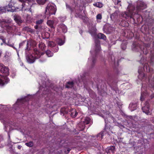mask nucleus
Wrapping results in <instances>:
<instances>
[{"instance_id": "obj_1", "label": "nucleus", "mask_w": 154, "mask_h": 154, "mask_svg": "<svg viewBox=\"0 0 154 154\" xmlns=\"http://www.w3.org/2000/svg\"><path fill=\"white\" fill-rule=\"evenodd\" d=\"M43 54V51L40 52L37 49H35L32 54L27 57V61L30 63H33L35 61V59L39 58Z\"/></svg>"}, {"instance_id": "obj_2", "label": "nucleus", "mask_w": 154, "mask_h": 154, "mask_svg": "<svg viewBox=\"0 0 154 154\" xmlns=\"http://www.w3.org/2000/svg\"><path fill=\"white\" fill-rule=\"evenodd\" d=\"M20 2H23L22 4V11H26L29 9L30 11H31L30 10L31 6L33 4L34 1L33 0H19Z\"/></svg>"}, {"instance_id": "obj_3", "label": "nucleus", "mask_w": 154, "mask_h": 154, "mask_svg": "<svg viewBox=\"0 0 154 154\" xmlns=\"http://www.w3.org/2000/svg\"><path fill=\"white\" fill-rule=\"evenodd\" d=\"M56 7L55 5L53 3L48 4L46 9V12L49 14V16L55 14L56 11Z\"/></svg>"}, {"instance_id": "obj_4", "label": "nucleus", "mask_w": 154, "mask_h": 154, "mask_svg": "<svg viewBox=\"0 0 154 154\" xmlns=\"http://www.w3.org/2000/svg\"><path fill=\"white\" fill-rule=\"evenodd\" d=\"M96 28H93L92 30H89V32L93 36L95 37L96 36H97V37L100 39H103L104 40H106V37L103 34L100 33L98 34L97 35H96Z\"/></svg>"}, {"instance_id": "obj_5", "label": "nucleus", "mask_w": 154, "mask_h": 154, "mask_svg": "<svg viewBox=\"0 0 154 154\" xmlns=\"http://www.w3.org/2000/svg\"><path fill=\"white\" fill-rule=\"evenodd\" d=\"M130 6H129L128 8V9H129V13H126L124 12L122 14V16L124 17L126 19L128 18L129 17H130L131 18H132L133 16L134 15V11H135V9H134L133 11L130 10H129V8Z\"/></svg>"}, {"instance_id": "obj_6", "label": "nucleus", "mask_w": 154, "mask_h": 154, "mask_svg": "<svg viewBox=\"0 0 154 154\" xmlns=\"http://www.w3.org/2000/svg\"><path fill=\"white\" fill-rule=\"evenodd\" d=\"M137 11L138 12L141 10H143L146 7V5L141 1H139L137 3Z\"/></svg>"}, {"instance_id": "obj_7", "label": "nucleus", "mask_w": 154, "mask_h": 154, "mask_svg": "<svg viewBox=\"0 0 154 154\" xmlns=\"http://www.w3.org/2000/svg\"><path fill=\"white\" fill-rule=\"evenodd\" d=\"M9 81L6 76L2 75L0 77V86H3L7 83Z\"/></svg>"}, {"instance_id": "obj_8", "label": "nucleus", "mask_w": 154, "mask_h": 154, "mask_svg": "<svg viewBox=\"0 0 154 154\" xmlns=\"http://www.w3.org/2000/svg\"><path fill=\"white\" fill-rule=\"evenodd\" d=\"M0 71L3 73H8L9 71L8 68L1 63H0Z\"/></svg>"}, {"instance_id": "obj_9", "label": "nucleus", "mask_w": 154, "mask_h": 154, "mask_svg": "<svg viewBox=\"0 0 154 154\" xmlns=\"http://www.w3.org/2000/svg\"><path fill=\"white\" fill-rule=\"evenodd\" d=\"M149 106L148 102H146V105L142 108L143 112L147 114H149L150 113Z\"/></svg>"}, {"instance_id": "obj_10", "label": "nucleus", "mask_w": 154, "mask_h": 154, "mask_svg": "<svg viewBox=\"0 0 154 154\" xmlns=\"http://www.w3.org/2000/svg\"><path fill=\"white\" fill-rule=\"evenodd\" d=\"M14 20L18 24L22 22V20H21L20 17L19 16H14Z\"/></svg>"}, {"instance_id": "obj_11", "label": "nucleus", "mask_w": 154, "mask_h": 154, "mask_svg": "<svg viewBox=\"0 0 154 154\" xmlns=\"http://www.w3.org/2000/svg\"><path fill=\"white\" fill-rule=\"evenodd\" d=\"M59 27L61 29L62 31L64 33H66L67 31V28L66 26L63 24H60L59 26Z\"/></svg>"}, {"instance_id": "obj_12", "label": "nucleus", "mask_w": 154, "mask_h": 154, "mask_svg": "<svg viewBox=\"0 0 154 154\" xmlns=\"http://www.w3.org/2000/svg\"><path fill=\"white\" fill-rule=\"evenodd\" d=\"M149 94L146 91H145V92H142L141 93V95L140 98V100L141 101L143 100L145 97H146Z\"/></svg>"}, {"instance_id": "obj_13", "label": "nucleus", "mask_w": 154, "mask_h": 154, "mask_svg": "<svg viewBox=\"0 0 154 154\" xmlns=\"http://www.w3.org/2000/svg\"><path fill=\"white\" fill-rule=\"evenodd\" d=\"M119 13V12L118 11H116L114 13L112 14L110 16V18L112 20H113L114 18H116Z\"/></svg>"}, {"instance_id": "obj_14", "label": "nucleus", "mask_w": 154, "mask_h": 154, "mask_svg": "<svg viewBox=\"0 0 154 154\" xmlns=\"http://www.w3.org/2000/svg\"><path fill=\"white\" fill-rule=\"evenodd\" d=\"M47 24L50 27L53 28H54L55 27L54 26V22L51 20H48L47 23Z\"/></svg>"}, {"instance_id": "obj_15", "label": "nucleus", "mask_w": 154, "mask_h": 154, "mask_svg": "<svg viewBox=\"0 0 154 154\" xmlns=\"http://www.w3.org/2000/svg\"><path fill=\"white\" fill-rule=\"evenodd\" d=\"M77 113L75 109H72L71 112V115L72 117L76 116Z\"/></svg>"}, {"instance_id": "obj_16", "label": "nucleus", "mask_w": 154, "mask_h": 154, "mask_svg": "<svg viewBox=\"0 0 154 154\" xmlns=\"http://www.w3.org/2000/svg\"><path fill=\"white\" fill-rule=\"evenodd\" d=\"M137 105L135 104L131 103L129 106V108L131 109V111L134 110L136 109Z\"/></svg>"}, {"instance_id": "obj_17", "label": "nucleus", "mask_w": 154, "mask_h": 154, "mask_svg": "<svg viewBox=\"0 0 154 154\" xmlns=\"http://www.w3.org/2000/svg\"><path fill=\"white\" fill-rule=\"evenodd\" d=\"M25 20L26 22L29 23L31 22L32 20V18L30 16L27 14Z\"/></svg>"}, {"instance_id": "obj_18", "label": "nucleus", "mask_w": 154, "mask_h": 154, "mask_svg": "<svg viewBox=\"0 0 154 154\" xmlns=\"http://www.w3.org/2000/svg\"><path fill=\"white\" fill-rule=\"evenodd\" d=\"M8 6L9 8L10 9L8 10V11L11 12H14L16 10V9L15 8V7L11 6V5L10 4H9Z\"/></svg>"}, {"instance_id": "obj_19", "label": "nucleus", "mask_w": 154, "mask_h": 154, "mask_svg": "<svg viewBox=\"0 0 154 154\" xmlns=\"http://www.w3.org/2000/svg\"><path fill=\"white\" fill-rule=\"evenodd\" d=\"M57 42L58 44L60 45H62L64 43V41L62 40L60 38L57 39Z\"/></svg>"}, {"instance_id": "obj_20", "label": "nucleus", "mask_w": 154, "mask_h": 154, "mask_svg": "<svg viewBox=\"0 0 154 154\" xmlns=\"http://www.w3.org/2000/svg\"><path fill=\"white\" fill-rule=\"evenodd\" d=\"M115 150V147L113 146H111L109 148L108 151L109 153H113Z\"/></svg>"}, {"instance_id": "obj_21", "label": "nucleus", "mask_w": 154, "mask_h": 154, "mask_svg": "<svg viewBox=\"0 0 154 154\" xmlns=\"http://www.w3.org/2000/svg\"><path fill=\"white\" fill-rule=\"evenodd\" d=\"M94 5L99 8H101L103 6V4L101 3L100 2H96L94 4Z\"/></svg>"}, {"instance_id": "obj_22", "label": "nucleus", "mask_w": 154, "mask_h": 154, "mask_svg": "<svg viewBox=\"0 0 154 154\" xmlns=\"http://www.w3.org/2000/svg\"><path fill=\"white\" fill-rule=\"evenodd\" d=\"M138 72L139 73V75L138 76V78H139L141 79V78L143 79L144 77H145V75L143 73H141L139 69L138 70Z\"/></svg>"}, {"instance_id": "obj_23", "label": "nucleus", "mask_w": 154, "mask_h": 154, "mask_svg": "<svg viewBox=\"0 0 154 154\" xmlns=\"http://www.w3.org/2000/svg\"><path fill=\"white\" fill-rule=\"evenodd\" d=\"M5 29L9 31V30L10 31L12 29V27L8 25V24L6 23L5 24V26L4 27Z\"/></svg>"}, {"instance_id": "obj_24", "label": "nucleus", "mask_w": 154, "mask_h": 154, "mask_svg": "<svg viewBox=\"0 0 154 154\" xmlns=\"http://www.w3.org/2000/svg\"><path fill=\"white\" fill-rule=\"evenodd\" d=\"M73 83L72 82H69L66 85V88H70L73 87Z\"/></svg>"}, {"instance_id": "obj_25", "label": "nucleus", "mask_w": 154, "mask_h": 154, "mask_svg": "<svg viewBox=\"0 0 154 154\" xmlns=\"http://www.w3.org/2000/svg\"><path fill=\"white\" fill-rule=\"evenodd\" d=\"M95 43H96V52H97V50H100V47L99 42L98 41L97 43L96 42H95Z\"/></svg>"}, {"instance_id": "obj_26", "label": "nucleus", "mask_w": 154, "mask_h": 154, "mask_svg": "<svg viewBox=\"0 0 154 154\" xmlns=\"http://www.w3.org/2000/svg\"><path fill=\"white\" fill-rule=\"evenodd\" d=\"M46 53L48 57H51L53 56V54L51 51L50 50H48L46 52Z\"/></svg>"}, {"instance_id": "obj_27", "label": "nucleus", "mask_w": 154, "mask_h": 154, "mask_svg": "<svg viewBox=\"0 0 154 154\" xmlns=\"http://www.w3.org/2000/svg\"><path fill=\"white\" fill-rule=\"evenodd\" d=\"M39 47L42 51H43L45 50V48L46 47V46L44 44L41 43L39 45Z\"/></svg>"}, {"instance_id": "obj_28", "label": "nucleus", "mask_w": 154, "mask_h": 154, "mask_svg": "<svg viewBox=\"0 0 154 154\" xmlns=\"http://www.w3.org/2000/svg\"><path fill=\"white\" fill-rule=\"evenodd\" d=\"M47 0H37V2L39 4H44Z\"/></svg>"}, {"instance_id": "obj_29", "label": "nucleus", "mask_w": 154, "mask_h": 154, "mask_svg": "<svg viewBox=\"0 0 154 154\" xmlns=\"http://www.w3.org/2000/svg\"><path fill=\"white\" fill-rule=\"evenodd\" d=\"M27 98V97H26L24 98H21V99H18L17 101V103L18 104L20 102H22L24 101H25V100H26Z\"/></svg>"}, {"instance_id": "obj_30", "label": "nucleus", "mask_w": 154, "mask_h": 154, "mask_svg": "<svg viewBox=\"0 0 154 154\" xmlns=\"http://www.w3.org/2000/svg\"><path fill=\"white\" fill-rule=\"evenodd\" d=\"M90 121V119L88 118H86L84 121V123L85 124H88L89 123Z\"/></svg>"}, {"instance_id": "obj_31", "label": "nucleus", "mask_w": 154, "mask_h": 154, "mask_svg": "<svg viewBox=\"0 0 154 154\" xmlns=\"http://www.w3.org/2000/svg\"><path fill=\"white\" fill-rule=\"evenodd\" d=\"M25 144L27 146L29 147L32 146L33 145V143L32 142H30L28 143H25Z\"/></svg>"}, {"instance_id": "obj_32", "label": "nucleus", "mask_w": 154, "mask_h": 154, "mask_svg": "<svg viewBox=\"0 0 154 154\" xmlns=\"http://www.w3.org/2000/svg\"><path fill=\"white\" fill-rule=\"evenodd\" d=\"M5 129L6 131H10V126L9 125H7V126H5Z\"/></svg>"}, {"instance_id": "obj_33", "label": "nucleus", "mask_w": 154, "mask_h": 154, "mask_svg": "<svg viewBox=\"0 0 154 154\" xmlns=\"http://www.w3.org/2000/svg\"><path fill=\"white\" fill-rule=\"evenodd\" d=\"M24 29L25 30H27L28 32H33V30L32 29H31V28H29L28 27H25Z\"/></svg>"}, {"instance_id": "obj_34", "label": "nucleus", "mask_w": 154, "mask_h": 154, "mask_svg": "<svg viewBox=\"0 0 154 154\" xmlns=\"http://www.w3.org/2000/svg\"><path fill=\"white\" fill-rule=\"evenodd\" d=\"M43 20V19H40L38 20L36 22V23L37 24H40L42 23Z\"/></svg>"}, {"instance_id": "obj_35", "label": "nucleus", "mask_w": 154, "mask_h": 154, "mask_svg": "<svg viewBox=\"0 0 154 154\" xmlns=\"http://www.w3.org/2000/svg\"><path fill=\"white\" fill-rule=\"evenodd\" d=\"M102 18V15L100 14H98L96 16V18L97 20H101Z\"/></svg>"}, {"instance_id": "obj_36", "label": "nucleus", "mask_w": 154, "mask_h": 154, "mask_svg": "<svg viewBox=\"0 0 154 154\" xmlns=\"http://www.w3.org/2000/svg\"><path fill=\"white\" fill-rule=\"evenodd\" d=\"M97 136L99 137H101V138H102L103 136V133H100L97 135Z\"/></svg>"}, {"instance_id": "obj_37", "label": "nucleus", "mask_w": 154, "mask_h": 154, "mask_svg": "<svg viewBox=\"0 0 154 154\" xmlns=\"http://www.w3.org/2000/svg\"><path fill=\"white\" fill-rule=\"evenodd\" d=\"M123 44H122L121 45V47L122 49H123V50H125V49L126 48V45H125L124 46H123Z\"/></svg>"}, {"instance_id": "obj_38", "label": "nucleus", "mask_w": 154, "mask_h": 154, "mask_svg": "<svg viewBox=\"0 0 154 154\" xmlns=\"http://www.w3.org/2000/svg\"><path fill=\"white\" fill-rule=\"evenodd\" d=\"M88 60L89 61V60H92V62L94 63V59L93 58H91V57H90L89 59H88Z\"/></svg>"}, {"instance_id": "obj_39", "label": "nucleus", "mask_w": 154, "mask_h": 154, "mask_svg": "<svg viewBox=\"0 0 154 154\" xmlns=\"http://www.w3.org/2000/svg\"><path fill=\"white\" fill-rule=\"evenodd\" d=\"M9 45V46H11V47H13L14 49H16V48L15 47H14L13 46V45Z\"/></svg>"}, {"instance_id": "obj_40", "label": "nucleus", "mask_w": 154, "mask_h": 154, "mask_svg": "<svg viewBox=\"0 0 154 154\" xmlns=\"http://www.w3.org/2000/svg\"><path fill=\"white\" fill-rule=\"evenodd\" d=\"M2 41H3V42L4 43H5V39H4L2 38Z\"/></svg>"}, {"instance_id": "obj_41", "label": "nucleus", "mask_w": 154, "mask_h": 154, "mask_svg": "<svg viewBox=\"0 0 154 154\" xmlns=\"http://www.w3.org/2000/svg\"><path fill=\"white\" fill-rule=\"evenodd\" d=\"M21 146H18V148L19 149H20L21 148Z\"/></svg>"}, {"instance_id": "obj_42", "label": "nucleus", "mask_w": 154, "mask_h": 154, "mask_svg": "<svg viewBox=\"0 0 154 154\" xmlns=\"http://www.w3.org/2000/svg\"><path fill=\"white\" fill-rule=\"evenodd\" d=\"M56 51H55V52H56L58 51V48L57 47H56Z\"/></svg>"}, {"instance_id": "obj_43", "label": "nucleus", "mask_w": 154, "mask_h": 154, "mask_svg": "<svg viewBox=\"0 0 154 154\" xmlns=\"http://www.w3.org/2000/svg\"><path fill=\"white\" fill-rule=\"evenodd\" d=\"M50 43L51 45H52L53 44H54V42H50Z\"/></svg>"}, {"instance_id": "obj_44", "label": "nucleus", "mask_w": 154, "mask_h": 154, "mask_svg": "<svg viewBox=\"0 0 154 154\" xmlns=\"http://www.w3.org/2000/svg\"><path fill=\"white\" fill-rule=\"evenodd\" d=\"M35 29H37V26H35Z\"/></svg>"}, {"instance_id": "obj_45", "label": "nucleus", "mask_w": 154, "mask_h": 154, "mask_svg": "<svg viewBox=\"0 0 154 154\" xmlns=\"http://www.w3.org/2000/svg\"><path fill=\"white\" fill-rule=\"evenodd\" d=\"M117 2H118L117 4H118V3H119V2H120V1H117Z\"/></svg>"}, {"instance_id": "obj_46", "label": "nucleus", "mask_w": 154, "mask_h": 154, "mask_svg": "<svg viewBox=\"0 0 154 154\" xmlns=\"http://www.w3.org/2000/svg\"><path fill=\"white\" fill-rule=\"evenodd\" d=\"M1 8H0V13H1Z\"/></svg>"}, {"instance_id": "obj_47", "label": "nucleus", "mask_w": 154, "mask_h": 154, "mask_svg": "<svg viewBox=\"0 0 154 154\" xmlns=\"http://www.w3.org/2000/svg\"><path fill=\"white\" fill-rule=\"evenodd\" d=\"M47 17V19H48L49 18V17Z\"/></svg>"}, {"instance_id": "obj_48", "label": "nucleus", "mask_w": 154, "mask_h": 154, "mask_svg": "<svg viewBox=\"0 0 154 154\" xmlns=\"http://www.w3.org/2000/svg\"><path fill=\"white\" fill-rule=\"evenodd\" d=\"M6 54H9V53H8V52H6Z\"/></svg>"}, {"instance_id": "obj_49", "label": "nucleus", "mask_w": 154, "mask_h": 154, "mask_svg": "<svg viewBox=\"0 0 154 154\" xmlns=\"http://www.w3.org/2000/svg\"><path fill=\"white\" fill-rule=\"evenodd\" d=\"M8 136H9V138H10V136H9V135H8Z\"/></svg>"}, {"instance_id": "obj_50", "label": "nucleus", "mask_w": 154, "mask_h": 154, "mask_svg": "<svg viewBox=\"0 0 154 154\" xmlns=\"http://www.w3.org/2000/svg\"><path fill=\"white\" fill-rule=\"evenodd\" d=\"M46 17H45L44 18H46Z\"/></svg>"}, {"instance_id": "obj_51", "label": "nucleus", "mask_w": 154, "mask_h": 154, "mask_svg": "<svg viewBox=\"0 0 154 154\" xmlns=\"http://www.w3.org/2000/svg\"><path fill=\"white\" fill-rule=\"evenodd\" d=\"M104 120H105V121H106V119H105Z\"/></svg>"}, {"instance_id": "obj_52", "label": "nucleus", "mask_w": 154, "mask_h": 154, "mask_svg": "<svg viewBox=\"0 0 154 154\" xmlns=\"http://www.w3.org/2000/svg\"><path fill=\"white\" fill-rule=\"evenodd\" d=\"M20 45H19V46H20Z\"/></svg>"}, {"instance_id": "obj_53", "label": "nucleus", "mask_w": 154, "mask_h": 154, "mask_svg": "<svg viewBox=\"0 0 154 154\" xmlns=\"http://www.w3.org/2000/svg\"><path fill=\"white\" fill-rule=\"evenodd\" d=\"M1 45H2V43H1Z\"/></svg>"}]
</instances>
